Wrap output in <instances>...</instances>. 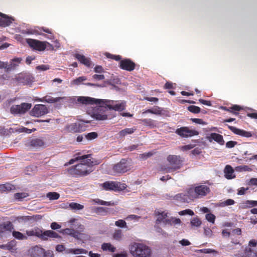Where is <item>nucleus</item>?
<instances>
[{
	"instance_id": "ddd939ff",
	"label": "nucleus",
	"mask_w": 257,
	"mask_h": 257,
	"mask_svg": "<svg viewBox=\"0 0 257 257\" xmlns=\"http://www.w3.org/2000/svg\"><path fill=\"white\" fill-rule=\"evenodd\" d=\"M26 42L31 48L35 50L44 51L46 49V43L44 42L32 39H27Z\"/></svg>"
},
{
	"instance_id": "cd10ccee",
	"label": "nucleus",
	"mask_w": 257,
	"mask_h": 257,
	"mask_svg": "<svg viewBox=\"0 0 257 257\" xmlns=\"http://www.w3.org/2000/svg\"><path fill=\"white\" fill-rule=\"evenodd\" d=\"M135 128H126L120 131L118 134V138H122L127 135L132 134L136 131Z\"/></svg>"
},
{
	"instance_id": "680f3d73",
	"label": "nucleus",
	"mask_w": 257,
	"mask_h": 257,
	"mask_svg": "<svg viewBox=\"0 0 257 257\" xmlns=\"http://www.w3.org/2000/svg\"><path fill=\"white\" fill-rule=\"evenodd\" d=\"M237 144L236 142L234 141H228L226 144V147L228 148H231L234 147V146Z\"/></svg>"
},
{
	"instance_id": "a211bd4d",
	"label": "nucleus",
	"mask_w": 257,
	"mask_h": 257,
	"mask_svg": "<svg viewBox=\"0 0 257 257\" xmlns=\"http://www.w3.org/2000/svg\"><path fill=\"white\" fill-rule=\"evenodd\" d=\"M228 127L230 130H231L233 133L236 135H238L242 137H244L246 138H249L251 137L252 135L250 132H247L242 130H240L237 128L235 127L228 125Z\"/></svg>"
},
{
	"instance_id": "774afa93",
	"label": "nucleus",
	"mask_w": 257,
	"mask_h": 257,
	"mask_svg": "<svg viewBox=\"0 0 257 257\" xmlns=\"http://www.w3.org/2000/svg\"><path fill=\"white\" fill-rule=\"evenodd\" d=\"M51 228L52 229H54V230H55V229H59L61 228V226L58 224L57 223L54 222H52L51 224Z\"/></svg>"
},
{
	"instance_id": "4be33fe9",
	"label": "nucleus",
	"mask_w": 257,
	"mask_h": 257,
	"mask_svg": "<svg viewBox=\"0 0 257 257\" xmlns=\"http://www.w3.org/2000/svg\"><path fill=\"white\" fill-rule=\"evenodd\" d=\"M22 59L20 58H15L12 59L10 64H8L7 72L15 69L21 62Z\"/></svg>"
},
{
	"instance_id": "4d7b16f0",
	"label": "nucleus",
	"mask_w": 257,
	"mask_h": 257,
	"mask_svg": "<svg viewBox=\"0 0 257 257\" xmlns=\"http://www.w3.org/2000/svg\"><path fill=\"white\" fill-rule=\"evenodd\" d=\"M192 121L196 123L200 124L202 125L206 124V122L204 121L202 119L200 118H192Z\"/></svg>"
},
{
	"instance_id": "9b49d317",
	"label": "nucleus",
	"mask_w": 257,
	"mask_h": 257,
	"mask_svg": "<svg viewBox=\"0 0 257 257\" xmlns=\"http://www.w3.org/2000/svg\"><path fill=\"white\" fill-rule=\"evenodd\" d=\"M176 133L179 136L185 138L191 137L198 135L197 131L194 130H191L187 127H182L180 128L177 129Z\"/></svg>"
},
{
	"instance_id": "72a5a7b5",
	"label": "nucleus",
	"mask_w": 257,
	"mask_h": 257,
	"mask_svg": "<svg viewBox=\"0 0 257 257\" xmlns=\"http://www.w3.org/2000/svg\"><path fill=\"white\" fill-rule=\"evenodd\" d=\"M14 186L11 184H6L0 185V191L2 192L10 191L14 189Z\"/></svg>"
},
{
	"instance_id": "79ce46f5",
	"label": "nucleus",
	"mask_w": 257,
	"mask_h": 257,
	"mask_svg": "<svg viewBox=\"0 0 257 257\" xmlns=\"http://www.w3.org/2000/svg\"><path fill=\"white\" fill-rule=\"evenodd\" d=\"M109 209L106 207H99L97 208V212L101 215H105L108 213Z\"/></svg>"
},
{
	"instance_id": "6e6d98bb",
	"label": "nucleus",
	"mask_w": 257,
	"mask_h": 257,
	"mask_svg": "<svg viewBox=\"0 0 257 257\" xmlns=\"http://www.w3.org/2000/svg\"><path fill=\"white\" fill-rule=\"evenodd\" d=\"M37 70H41V71H46L49 70L50 69V66L49 65H41L38 66L36 67Z\"/></svg>"
},
{
	"instance_id": "bb28decb",
	"label": "nucleus",
	"mask_w": 257,
	"mask_h": 257,
	"mask_svg": "<svg viewBox=\"0 0 257 257\" xmlns=\"http://www.w3.org/2000/svg\"><path fill=\"white\" fill-rule=\"evenodd\" d=\"M82 124L74 123L67 126V128L68 131L71 132H77L82 131L83 130L81 127Z\"/></svg>"
},
{
	"instance_id": "13d9d810",
	"label": "nucleus",
	"mask_w": 257,
	"mask_h": 257,
	"mask_svg": "<svg viewBox=\"0 0 257 257\" xmlns=\"http://www.w3.org/2000/svg\"><path fill=\"white\" fill-rule=\"evenodd\" d=\"M199 251L204 253H211L216 252L215 250L210 248L202 249H200Z\"/></svg>"
},
{
	"instance_id": "412c9836",
	"label": "nucleus",
	"mask_w": 257,
	"mask_h": 257,
	"mask_svg": "<svg viewBox=\"0 0 257 257\" xmlns=\"http://www.w3.org/2000/svg\"><path fill=\"white\" fill-rule=\"evenodd\" d=\"M208 139L209 141L214 140L221 145H223L224 143L223 137L221 135L216 133L211 134L210 136L208 137Z\"/></svg>"
},
{
	"instance_id": "aec40b11",
	"label": "nucleus",
	"mask_w": 257,
	"mask_h": 257,
	"mask_svg": "<svg viewBox=\"0 0 257 257\" xmlns=\"http://www.w3.org/2000/svg\"><path fill=\"white\" fill-rule=\"evenodd\" d=\"M26 234L29 236H36L42 239L43 231L39 228L35 227L31 230H27Z\"/></svg>"
},
{
	"instance_id": "2eb2a0df",
	"label": "nucleus",
	"mask_w": 257,
	"mask_h": 257,
	"mask_svg": "<svg viewBox=\"0 0 257 257\" xmlns=\"http://www.w3.org/2000/svg\"><path fill=\"white\" fill-rule=\"evenodd\" d=\"M14 19L11 17L0 13V26L6 27L10 26Z\"/></svg>"
},
{
	"instance_id": "6e6552de",
	"label": "nucleus",
	"mask_w": 257,
	"mask_h": 257,
	"mask_svg": "<svg viewBox=\"0 0 257 257\" xmlns=\"http://www.w3.org/2000/svg\"><path fill=\"white\" fill-rule=\"evenodd\" d=\"M131 168L132 165L130 161L122 159L113 166L112 169L114 173H124L130 170Z\"/></svg>"
},
{
	"instance_id": "603ef678",
	"label": "nucleus",
	"mask_w": 257,
	"mask_h": 257,
	"mask_svg": "<svg viewBox=\"0 0 257 257\" xmlns=\"http://www.w3.org/2000/svg\"><path fill=\"white\" fill-rule=\"evenodd\" d=\"M115 224L116 226L120 227H125L126 226V222L123 220H118L115 222Z\"/></svg>"
},
{
	"instance_id": "ea45409f",
	"label": "nucleus",
	"mask_w": 257,
	"mask_h": 257,
	"mask_svg": "<svg viewBox=\"0 0 257 257\" xmlns=\"http://www.w3.org/2000/svg\"><path fill=\"white\" fill-rule=\"evenodd\" d=\"M69 206L71 209L75 210H81L84 208L83 205L74 202L69 203Z\"/></svg>"
},
{
	"instance_id": "6ab92c4d",
	"label": "nucleus",
	"mask_w": 257,
	"mask_h": 257,
	"mask_svg": "<svg viewBox=\"0 0 257 257\" xmlns=\"http://www.w3.org/2000/svg\"><path fill=\"white\" fill-rule=\"evenodd\" d=\"M69 97H46L45 101L48 103H55L61 102V104H64L65 102H68L70 100Z\"/></svg>"
},
{
	"instance_id": "f03ea898",
	"label": "nucleus",
	"mask_w": 257,
	"mask_h": 257,
	"mask_svg": "<svg viewBox=\"0 0 257 257\" xmlns=\"http://www.w3.org/2000/svg\"><path fill=\"white\" fill-rule=\"evenodd\" d=\"M77 101L83 104H104L109 109L117 111H121L125 108V102L124 101L96 99L87 96L78 97Z\"/></svg>"
},
{
	"instance_id": "7c9ffc66",
	"label": "nucleus",
	"mask_w": 257,
	"mask_h": 257,
	"mask_svg": "<svg viewBox=\"0 0 257 257\" xmlns=\"http://www.w3.org/2000/svg\"><path fill=\"white\" fill-rule=\"evenodd\" d=\"M16 244L15 241H12L6 244L0 245V248L4 249L11 250L14 249Z\"/></svg>"
},
{
	"instance_id": "5701e85b",
	"label": "nucleus",
	"mask_w": 257,
	"mask_h": 257,
	"mask_svg": "<svg viewBox=\"0 0 257 257\" xmlns=\"http://www.w3.org/2000/svg\"><path fill=\"white\" fill-rule=\"evenodd\" d=\"M48 237L58 238L60 237V236L57 233L51 230L43 232L42 239L47 240Z\"/></svg>"
},
{
	"instance_id": "473e14b6",
	"label": "nucleus",
	"mask_w": 257,
	"mask_h": 257,
	"mask_svg": "<svg viewBox=\"0 0 257 257\" xmlns=\"http://www.w3.org/2000/svg\"><path fill=\"white\" fill-rule=\"evenodd\" d=\"M146 112H149L155 114L157 115H162L164 113H163V109L159 107H155L153 109H148Z\"/></svg>"
},
{
	"instance_id": "58836bf2",
	"label": "nucleus",
	"mask_w": 257,
	"mask_h": 257,
	"mask_svg": "<svg viewBox=\"0 0 257 257\" xmlns=\"http://www.w3.org/2000/svg\"><path fill=\"white\" fill-rule=\"evenodd\" d=\"M235 170L237 172H243V171L250 172L252 171V169L249 166H246V165H244V166H239L236 167L235 168Z\"/></svg>"
},
{
	"instance_id": "f704fd0d",
	"label": "nucleus",
	"mask_w": 257,
	"mask_h": 257,
	"mask_svg": "<svg viewBox=\"0 0 257 257\" xmlns=\"http://www.w3.org/2000/svg\"><path fill=\"white\" fill-rule=\"evenodd\" d=\"M123 234L122 231L119 229L115 230L113 234V238L114 239L120 241L122 239Z\"/></svg>"
},
{
	"instance_id": "f3484780",
	"label": "nucleus",
	"mask_w": 257,
	"mask_h": 257,
	"mask_svg": "<svg viewBox=\"0 0 257 257\" xmlns=\"http://www.w3.org/2000/svg\"><path fill=\"white\" fill-rule=\"evenodd\" d=\"M135 64L129 59H125L120 62L121 68L127 71H132L135 68Z\"/></svg>"
},
{
	"instance_id": "b1692460",
	"label": "nucleus",
	"mask_w": 257,
	"mask_h": 257,
	"mask_svg": "<svg viewBox=\"0 0 257 257\" xmlns=\"http://www.w3.org/2000/svg\"><path fill=\"white\" fill-rule=\"evenodd\" d=\"M224 172L225 174V177L227 179H231L235 177L234 170L229 165L226 166Z\"/></svg>"
},
{
	"instance_id": "0eeeda50",
	"label": "nucleus",
	"mask_w": 257,
	"mask_h": 257,
	"mask_svg": "<svg viewBox=\"0 0 257 257\" xmlns=\"http://www.w3.org/2000/svg\"><path fill=\"white\" fill-rule=\"evenodd\" d=\"M169 166L163 169L166 172H172L180 168L182 161L180 157L176 155H169L167 157Z\"/></svg>"
},
{
	"instance_id": "2f4dec72",
	"label": "nucleus",
	"mask_w": 257,
	"mask_h": 257,
	"mask_svg": "<svg viewBox=\"0 0 257 257\" xmlns=\"http://www.w3.org/2000/svg\"><path fill=\"white\" fill-rule=\"evenodd\" d=\"M68 252L75 254H86L87 253V251L83 248H70L68 250Z\"/></svg>"
},
{
	"instance_id": "4c0bfd02",
	"label": "nucleus",
	"mask_w": 257,
	"mask_h": 257,
	"mask_svg": "<svg viewBox=\"0 0 257 257\" xmlns=\"http://www.w3.org/2000/svg\"><path fill=\"white\" fill-rule=\"evenodd\" d=\"M28 196V194L26 192L17 193L14 194V198L18 201H22L23 199Z\"/></svg>"
},
{
	"instance_id": "c9c22d12",
	"label": "nucleus",
	"mask_w": 257,
	"mask_h": 257,
	"mask_svg": "<svg viewBox=\"0 0 257 257\" xmlns=\"http://www.w3.org/2000/svg\"><path fill=\"white\" fill-rule=\"evenodd\" d=\"M87 78L85 76H81L72 80L71 82L72 85H78L81 84L84 81L86 80Z\"/></svg>"
},
{
	"instance_id": "1a4fd4ad",
	"label": "nucleus",
	"mask_w": 257,
	"mask_h": 257,
	"mask_svg": "<svg viewBox=\"0 0 257 257\" xmlns=\"http://www.w3.org/2000/svg\"><path fill=\"white\" fill-rule=\"evenodd\" d=\"M126 186V185L124 183L115 181L105 182L103 184V187L106 190H113L115 191H122L125 189Z\"/></svg>"
},
{
	"instance_id": "f8f14e48",
	"label": "nucleus",
	"mask_w": 257,
	"mask_h": 257,
	"mask_svg": "<svg viewBox=\"0 0 257 257\" xmlns=\"http://www.w3.org/2000/svg\"><path fill=\"white\" fill-rule=\"evenodd\" d=\"M48 112L47 107L43 104H37L31 111V115L39 117Z\"/></svg>"
},
{
	"instance_id": "20e7f679",
	"label": "nucleus",
	"mask_w": 257,
	"mask_h": 257,
	"mask_svg": "<svg viewBox=\"0 0 257 257\" xmlns=\"http://www.w3.org/2000/svg\"><path fill=\"white\" fill-rule=\"evenodd\" d=\"M94 107H89L87 113L94 119L97 120H105L109 119L108 110L104 104H99Z\"/></svg>"
},
{
	"instance_id": "f257e3e1",
	"label": "nucleus",
	"mask_w": 257,
	"mask_h": 257,
	"mask_svg": "<svg viewBox=\"0 0 257 257\" xmlns=\"http://www.w3.org/2000/svg\"><path fill=\"white\" fill-rule=\"evenodd\" d=\"M76 161H79L80 163L71 169V172L78 175H86L92 172L91 166L98 163L92 159L91 155H87L70 160L69 164H72Z\"/></svg>"
},
{
	"instance_id": "052dcab7",
	"label": "nucleus",
	"mask_w": 257,
	"mask_h": 257,
	"mask_svg": "<svg viewBox=\"0 0 257 257\" xmlns=\"http://www.w3.org/2000/svg\"><path fill=\"white\" fill-rule=\"evenodd\" d=\"M179 242L182 246H187L191 244L190 242L188 240L186 239H183L181 240H180Z\"/></svg>"
},
{
	"instance_id": "a19ab883",
	"label": "nucleus",
	"mask_w": 257,
	"mask_h": 257,
	"mask_svg": "<svg viewBox=\"0 0 257 257\" xmlns=\"http://www.w3.org/2000/svg\"><path fill=\"white\" fill-rule=\"evenodd\" d=\"M240 206L242 209H246L247 208H251L253 207L252 200H246L240 204Z\"/></svg>"
},
{
	"instance_id": "c756f323",
	"label": "nucleus",
	"mask_w": 257,
	"mask_h": 257,
	"mask_svg": "<svg viewBox=\"0 0 257 257\" xmlns=\"http://www.w3.org/2000/svg\"><path fill=\"white\" fill-rule=\"evenodd\" d=\"M12 234L15 238L19 240H25L28 238L27 235L19 231L13 230L12 231Z\"/></svg>"
},
{
	"instance_id": "338daca9",
	"label": "nucleus",
	"mask_w": 257,
	"mask_h": 257,
	"mask_svg": "<svg viewBox=\"0 0 257 257\" xmlns=\"http://www.w3.org/2000/svg\"><path fill=\"white\" fill-rule=\"evenodd\" d=\"M53 252L51 250H47L44 252V257H53Z\"/></svg>"
},
{
	"instance_id": "de8ad7c7",
	"label": "nucleus",
	"mask_w": 257,
	"mask_h": 257,
	"mask_svg": "<svg viewBox=\"0 0 257 257\" xmlns=\"http://www.w3.org/2000/svg\"><path fill=\"white\" fill-rule=\"evenodd\" d=\"M188 109L191 112L198 113L200 111V108L195 105H191L188 107Z\"/></svg>"
},
{
	"instance_id": "e433bc0d",
	"label": "nucleus",
	"mask_w": 257,
	"mask_h": 257,
	"mask_svg": "<svg viewBox=\"0 0 257 257\" xmlns=\"http://www.w3.org/2000/svg\"><path fill=\"white\" fill-rule=\"evenodd\" d=\"M191 226L193 227H199L201 224V221L198 217H194L192 218L190 221Z\"/></svg>"
},
{
	"instance_id": "a18cd8bd",
	"label": "nucleus",
	"mask_w": 257,
	"mask_h": 257,
	"mask_svg": "<svg viewBox=\"0 0 257 257\" xmlns=\"http://www.w3.org/2000/svg\"><path fill=\"white\" fill-rule=\"evenodd\" d=\"M205 218L208 221L212 223V224L214 223L215 216L214 214L210 213H207L205 215Z\"/></svg>"
},
{
	"instance_id": "37998d69",
	"label": "nucleus",
	"mask_w": 257,
	"mask_h": 257,
	"mask_svg": "<svg viewBox=\"0 0 257 257\" xmlns=\"http://www.w3.org/2000/svg\"><path fill=\"white\" fill-rule=\"evenodd\" d=\"M59 196V194L56 192H49L47 194V197L50 200L58 199Z\"/></svg>"
},
{
	"instance_id": "5fc2aeb1",
	"label": "nucleus",
	"mask_w": 257,
	"mask_h": 257,
	"mask_svg": "<svg viewBox=\"0 0 257 257\" xmlns=\"http://www.w3.org/2000/svg\"><path fill=\"white\" fill-rule=\"evenodd\" d=\"M169 219L171 220V223H169V224H174L175 225H180L181 223V220L179 218L171 217L169 218Z\"/></svg>"
},
{
	"instance_id": "3c124183",
	"label": "nucleus",
	"mask_w": 257,
	"mask_h": 257,
	"mask_svg": "<svg viewBox=\"0 0 257 257\" xmlns=\"http://www.w3.org/2000/svg\"><path fill=\"white\" fill-rule=\"evenodd\" d=\"M179 214L180 215H184L188 214V215L192 216V215H194V212L191 209H186V210L180 211L179 212Z\"/></svg>"
},
{
	"instance_id": "39448f33",
	"label": "nucleus",
	"mask_w": 257,
	"mask_h": 257,
	"mask_svg": "<svg viewBox=\"0 0 257 257\" xmlns=\"http://www.w3.org/2000/svg\"><path fill=\"white\" fill-rule=\"evenodd\" d=\"M210 192V188L206 185H201L194 188L189 189V194L192 199L200 198L206 196Z\"/></svg>"
},
{
	"instance_id": "9d476101",
	"label": "nucleus",
	"mask_w": 257,
	"mask_h": 257,
	"mask_svg": "<svg viewBox=\"0 0 257 257\" xmlns=\"http://www.w3.org/2000/svg\"><path fill=\"white\" fill-rule=\"evenodd\" d=\"M31 104L22 103L20 105H13L11 107V112L14 114H20L25 113L31 107Z\"/></svg>"
},
{
	"instance_id": "dca6fc26",
	"label": "nucleus",
	"mask_w": 257,
	"mask_h": 257,
	"mask_svg": "<svg viewBox=\"0 0 257 257\" xmlns=\"http://www.w3.org/2000/svg\"><path fill=\"white\" fill-rule=\"evenodd\" d=\"M162 223L165 225L171 223V220L168 218L167 213L164 212L158 213L157 217L156 224Z\"/></svg>"
},
{
	"instance_id": "7ed1b4c3",
	"label": "nucleus",
	"mask_w": 257,
	"mask_h": 257,
	"mask_svg": "<svg viewBox=\"0 0 257 257\" xmlns=\"http://www.w3.org/2000/svg\"><path fill=\"white\" fill-rule=\"evenodd\" d=\"M129 251L133 257H151L152 250L148 246L138 242H133L129 245Z\"/></svg>"
},
{
	"instance_id": "423d86ee",
	"label": "nucleus",
	"mask_w": 257,
	"mask_h": 257,
	"mask_svg": "<svg viewBox=\"0 0 257 257\" xmlns=\"http://www.w3.org/2000/svg\"><path fill=\"white\" fill-rule=\"evenodd\" d=\"M257 245V242L255 239L250 240L246 247L244 253H237L234 254L235 257H257V250L255 248Z\"/></svg>"
},
{
	"instance_id": "09e8293b",
	"label": "nucleus",
	"mask_w": 257,
	"mask_h": 257,
	"mask_svg": "<svg viewBox=\"0 0 257 257\" xmlns=\"http://www.w3.org/2000/svg\"><path fill=\"white\" fill-rule=\"evenodd\" d=\"M86 139L91 140L95 139L97 137V134L95 132H91L85 135V136Z\"/></svg>"
},
{
	"instance_id": "864d4df0",
	"label": "nucleus",
	"mask_w": 257,
	"mask_h": 257,
	"mask_svg": "<svg viewBox=\"0 0 257 257\" xmlns=\"http://www.w3.org/2000/svg\"><path fill=\"white\" fill-rule=\"evenodd\" d=\"M42 29L43 31L46 33H47L48 34H50L51 35L49 36H48L47 35L44 34L43 36H44L46 38L49 39H53L54 38V36L53 35L51 34V32L50 31L49 29H47L46 28H42Z\"/></svg>"
},
{
	"instance_id": "bf43d9fd",
	"label": "nucleus",
	"mask_w": 257,
	"mask_h": 257,
	"mask_svg": "<svg viewBox=\"0 0 257 257\" xmlns=\"http://www.w3.org/2000/svg\"><path fill=\"white\" fill-rule=\"evenodd\" d=\"M234 203V201L232 199H227L226 201L223 202L222 204L223 206H227L233 205Z\"/></svg>"
},
{
	"instance_id": "69168bd1",
	"label": "nucleus",
	"mask_w": 257,
	"mask_h": 257,
	"mask_svg": "<svg viewBox=\"0 0 257 257\" xmlns=\"http://www.w3.org/2000/svg\"><path fill=\"white\" fill-rule=\"evenodd\" d=\"M193 147H194V146L193 145L190 144V145H186V146L181 147V150L182 151L189 150H191L192 148H193Z\"/></svg>"
},
{
	"instance_id": "c85d7f7f",
	"label": "nucleus",
	"mask_w": 257,
	"mask_h": 257,
	"mask_svg": "<svg viewBox=\"0 0 257 257\" xmlns=\"http://www.w3.org/2000/svg\"><path fill=\"white\" fill-rule=\"evenodd\" d=\"M101 249L104 251H109L113 252L115 251L116 248L110 243H103L101 245Z\"/></svg>"
},
{
	"instance_id": "a878e982",
	"label": "nucleus",
	"mask_w": 257,
	"mask_h": 257,
	"mask_svg": "<svg viewBox=\"0 0 257 257\" xmlns=\"http://www.w3.org/2000/svg\"><path fill=\"white\" fill-rule=\"evenodd\" d=\"M75 57L77 60L81 63L83 64L87 67L90 66L91 62L89 58H86L84 55L79 54H76Z\"/></svg>"
},
{
	"instance_id": "49530a36",
	"label": "nucleus",
	"mask_w": 257,
	"mask_h": 257,
	"mask_svg": "<svg viewBox=\"0 0 257 257\" xmlns=\"http://www.w3.org/2000/svg\"><path fill=\"white\" fill-rule=\"evenodd\" d=\"M64 232L66 234L71 235L74 237H78V233L73 229L66 228L64 230Z\"/></svg>"
},
{
	"instance_id": "0e129e2a",
	"label": "nucleus",
	"mask_w": 257,
	"mask_h": 257,
	"mask_svg": "<svg viewBox=\"0 0 257 257\" xmlns=\"http://www.w3.org/2000/svg\"><path fill=\"white\" fill-rule=\"evenodd\" d=\"M247 190H248V188H245L244 187H241L238 190L237 194L238 195H244L245 194V191Z\"/></svg>"
},
{
	"instance_id": "c03bdc74",
	"label": "nucleus",
	"mask_w": 257,
	"mask_h": 257,
	"mask_svg": "<svg viewBox=\"0 0 257 257\" xmlns=\"http://www.w3.org/2000/svg\"><path fill=\"white\" fill-rule=\"evenodd\" d=\"M95 203L102 205L112 206L114 204L113 202L104 201L98 199L95 200Z\"/></svg>"
},
{
	"instance_id": "8fccbe9b",
	"label": "nucleus",
	"mask_w": 257,
	"mask_h": 257,
	"mask_svg": "<svg viewBox=\"0 0 257 257\" xmlns=\"http://www.w3.org/2000/svg\"><path fill=\"white\" fill-rule=\"evenodd\" d=\"M141 217L136 215L132 214L128 215L126 218L125 219L126 220H134L135 221H138L140 219Z\"/></svg>"
},
{
	"instance_id": "4468645a",
	"label": "nucleus",
	"mask_w": 257,
	"mask_h": 257,
	"mask_svg": "<svg viewBox=\"0 0 257 257\" xmlns=\"http://www.w3.org/2000/svg\"><path fill=\"white\" fill-rule=\"evenodd\" d=\"M174 199L180 202H189L190 200H192L189 194V189L183 193H180L176 194L173 197Z\"/></svg>"
},
{
	"instance_id": "393cba45",
	"label": "nucleus",
	"mask_w": 257,
	"mask_h": 257,
	"mask_svg": "<svg viewBox=\"0 0 257 257\" xmlns=\"http://www.w3.org/2000/svg\"><path fill=\"white\" fill-rule=\"evenodd\" d=\"M30 146L34 148H39L44 145V142L42 139L36 138L30 141Z\"/></svg>"
},
{
	"instance_id": "e2e57ef3",
	"label": "nucleus",
	"mask_w": 257,
	"mask_h": 257,
	"mask_svg": "<svg viewBox=\"0 0 257 257\" xmlns=\"http://www.w3.org/2000/svg\"><path fill=\"white\" fill-rule=\"evenodd\" d=\"M204 233L206 236L210 237L212 235V231L209 228H205Z\"/></svg>"
}]
</instances>
